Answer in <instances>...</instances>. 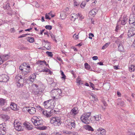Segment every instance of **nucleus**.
Returning <instances> with one entry per match:
<instances>
[{
	"label": "nucleus",
	"mask_w": 135,
	"mask_h": 135,
	"mask_svg": "<svg viewBox=\"0 0 135 135\" xmlns=\"http://www.w3.org/2000/svg\"><path fill=\"white\" fill-rule=\"evenodd\" d=\"M62 92L60 89H54L50 92L51 96L53 100L60 98L62 97Z\"/></svg>",
	"instance_id": "1"
},
{
	"label": "nucleus",
	"mask_w": 135,
	"mask_h": 135,
	"mask_svg": "<svg viewBox=\"0 0 135 135\" xmlns=\"http://www.w3.org/2000/svg\"><path fill=\"white\" fill-rule=\"evenodd\" d=\"M50 122L55 126H59L62 123L61 118L57 117H52L50 119Z\"/></svg>",
	"instance_id": "2"
},
{
	"label": "nucleus",
	"mask_w": 135,
	"mask_h": 135,
	"mask_svg": "<svg viewBox=\"0 0 135 135\" xmlns=\"http://www.w3.org/2000/svg\"><path fill=\"white\" fill-rule=\"evenodd\" d=\"M90 114L91 113L89 112L83 114L80 117L81 120L85 124H89L90 122L89 117Z\"/></svg>",
	"instance_id": "3"
},
{
	"label": "nucleus",
	"mask_w": 135,
	"mask_h": 135,
	"mask_svg": "<svg viewBox=\"0 0 135 135\" xmlns=\"http://www.w3.org/2000/svg\"><path fill=\"white\" fill-rule=\"evenodd\" d=\"M15 80L16 82V85L18 87L21 88L23 86L24 80V79L22 78L21 75H17L16 76Z\"/></svg>",
	"instance_id": "4"
},
{
	"label": "nucleus",
	"mask_w": 135,
	"mask_h": 135,
	"mask_svg": "<svg viewBox=\"0 0 135 135\" xmlns=\"http://www.w3.org/2000/svg\"><path fill=\"white\" fill-rule=\"evenodd\" d=\"M31 120L33 124L35 126H39L43 124V121L41 119L40 117L37 116H33Z\"/></svg>",
	"instance_id": "5"
},
{
	"label": "nucleus",
	"mask_w": 135,
	"mask_h": 135,
	"mask_svg": "<svg viewBox=\"0 0 135 135\" xmlns=\"http://www.w3.org/2000/svg\"><path fill=\"white\" fill-rule=\"evenodd\" d=\"M42 46H44L45 48L47 50H50L51 49V45L49 42L47 41L43 40H42Z\"/></svg>",
	"instance_id": "6"
},
{
	"label": "nucleus",
	"mask_w": 135,
	"mask_h": 135,
	"mask_svg": "<svg viewBox=\"0 0 135 135\" xmlns=\"http://www.w3.org/2000/svg\"><path fill=\"white\" fill-rule=\"evenodd\" d=\"M14 124L15 128L17 131H20L23 130V127L20 125V123L18 122L15 120Z\"/></svg>",
	"instance_id": "7"
},
{
	"label": "nucleus",
	"mask_w": 135,
	"mask_h": 135,
	"mask_svg": "<svg viewBox=\"0 0 135 135\" xmlns=\"http://www.w3.org/2000/svg\"><path fill=\"white\" fill-rule=\"evenodd\" d=\"M9 79V77L7 75L3 74L0 76V82H7Z\"/></svg>",
	"instance_id": "8"
},
{
	"label": "nucleus",
	"mask_w": 135,
	"mask_h": 135,
	"mask_svg": "<svg viewBox=\"0 0 135 135\" xmlns=\"http://www.w3.org/2000/svg\"><path fill=\"white\" fill-rule=\"evenodd\" d=\"M135 35V28L134 27L130 28L128 30V35L129 37H131Z\"/></svg>",
	"instance_id": "9"
},
{
	"label": "nucleus",
	"mask_w": 135,
	"mask_h": 135,
	"mask_svg": "<svg viewBox=\"0 0 135 135\" xmlns=\"http://www.w3.org/2000/svg\"><path fill=\"white\" fill-rule=\"evenodd\" d=\"M101 119V117H99V115L94 116L90 118L91 121L93 123H97V121H99Z\"/></svg>",
	"instance_id": "10"
},
{
	"label": "nucleus",
	"mask_w": 135,
	"mask_h": 135,
	"mask_svg": "<svg viewBox=\"0 0 135 135\" xmlns=\"http://www.w3.org/2000/svg\"><path fill=\"white\" fill-rule=\"evenodd\" d=\"M28 112L31 114H34L36 112V109L33 107H31L28 110Z\"/></svg>",
	"instance_id": "11"
},
{
	"label": "nucleus",
	"mask_w": 135,
	"mask_h": 135,
	"mask_svg": "<svg viewBox=\"0 0 135 135\" xmlns=\"http://www.w3.org/2000/svg\"><path fill=\"white\" fill-rule=\"evenodd\" d=\"M97 131L99 132L100 135H105V129L102 128H99Z\"/></svg>",
	"instance_id": "12"
},
{
	"label": "nucleus",
	"mask_w": 135,
	"mask_h": 135,
	"mask_svg": "<svg viewBox=\"0 0 135 135\" xmlns=\"http://www.w3.org/2000/svg\"><path fill=\"white\" fill-rule=\"evenodd\" d=\"M23 125L28 130H30L32 129V125H29L28 124L25 122L23 123Z\"/></svg>",
	"instance_id": "13"
},
{
	"label": "nucleus",
	"mask_w": 135,
	"mask_h": 135,
	"mask_svg": "<svg viewBox=\"0 0 135 135\" xmlns=\"http://www.w3.org/2000/svg\"><path fill=\"white\" fill-rule=\"evenodd\" d=\"M30 66H27V67H25L23 71V73L25 75L27 74V73H29L30 71Z\"/></svg>",
	"instance_id": "14"
},
{
	"label": "nucleus",
	"mask_w": 135,
	"mask_h": 135,
	"mask_svg": "<svg viewBox=\"0 0 135 135\" xmlns=\"http://www.w3.org/2000/svg\"><path fill=\"white\" fill-rule=\"evenodd\" d=\"M70 16L71 18V20L74 21L78 17V16L76 14L73 13L71 14L70 15Z\"/></svg>",
	"instance_id": "15"
},
{
	"label": "nucleus",
	"mask_w": 135,
	"mask_h": 135,
	"mask_svg": "<svg viewBox=\"0 0 135 135\" xmlns=\"http://www.w3.org/2000/svg\"><path fill=\"white\" fill-rule=\"evenodd\" d=\"M10 109L13 110H16L17 109V106L14 103H12L10 105Z\"/></svg>",
	"instance_id": "16"
},
{
	"label": "nucleus",
	"mask_w": 135,
	"mask_h": 135,
	"mask_svg": "<svg viewBox=\"0 0 135 135\" xmlns=\"http://www.w3.org/2000/svg\"><path fill=\"white\" fill-rule=\"evenodd\" d=\"M85 129L89 131L93 132L94 131L92 127L89 125H87L85 127Z\"/></svg>",
	"instance_id": "17"
},
{
	"label": "nucleus",
	"mask_w": 135,
	"mask_h": 135,
	"mask_svg": "<svg viewBox=\"0 0 135 135\" xmlns=\"http://www.w3.org/2000/svg\"><path fill=\"white\" fill-rule=\"evenodd\" d=\"M134 22H135V18L134 16L129 18V23L130 24H133Z\"/></svg>",
	"instance_id": "18"
},
{
	"label": "nucleus",
	"mask_w": 135,
	"mask_h": 135,
	"mask_svg": "<svg viewBox=\"0 0 135 135\" xmlns=\"http://www.w3.org/2000/svg\"><path fill=\"white\" fill-rule=\"evenodd\" d=\"M9 56L8 54L4 55L2 56V60L3 61H6L9 59Z\"/></svg>",
	"instance_id": "19"
},
{
	"label": "nucleus",
	"mask_w": 135,
	"mask_h": 135,
	"mask_svg": "<svg viewBox=\"0 0 135 135\" xmlns=\"http://www.w3.org/2000/svg\"><path fill=\"white\" fill-rule=\"evenodd\" d=\"M66 13L62 11L60 14V16L61 18L62 19H64L66 17Z\"/></svg>",
	"instance_id": "20"
},
{
	"label": "nucleus",
	"mask_w": 135,
	"mask_h": 135,
	"mask_svg": "<svg viewBox=\"0 0 135 135\" xmlns=\"http://www.w3.org/2000/svg\"><path fill=\"white\" fill-rule=\"evenodd\" d=\"M97 11H98L97 9H93L90 11L89 13L90 15H95L96 14Z\"/></svg>",
	"instance_id": "21"
},
{
	"label": "nucleus",
	"mask_w": 135,
	"mask_h": 135,
	"mask_svg": "<svg viewBox=\"0 0 135 135\" xmlns=\"http://www.w3.org/2000/svg\"><path fill=\"white\" fill-rule=\"evenodd\" d=\"M47 128V127L46 126H42V125L37 127V129L41 130H45Z\"/></svg>",
	"instance_id": "22"
},
{
	"label": "nucleus",
	"mask_w": 135,
	"mask_h": 135,
	"mask_svg": "<svg viewBox=\"0 0 135 135\" xmlns=\"http://www.w3.org/2000/svg\"><path fill=\"white\" fill-rule=\"evenodd\" d=\"M2 118L4 119V120H7L9 119V117L7 115H2Z\"/></svg>",
	"instance_id": "23"
},
{
	"label": "nucleus",
	"mask_w": 135,
	"mask_h": 135,
	"mask_svg": "<svg viewBox=\"0 0 135 135\" xmlns=\"http://www.w3.org/2000/svg\"><path fill=\"white\" fill-rule=\"evenodd\" d=\"M27 41L30 42L32 43L34 41V38L33 37H28L27 38Z\"/></svg>",
	"instance_id": "24"
},
{
	"label": "nucleus",
	"mask_w": 135,
	"mask_h": 135,
	"mask_svg": "<svg viewBox=\"0 0 135 135\" xmlns=\"http://www.w3.org/2000/svg\"><path fill=\"white\" fill-rule=\"evenodd\" d=\"M118 48L119 50L120 51H123V47L121 43L119 44Z\"/></svg>",
	"instance_id": "25"
},
{
	"label": "nucleus",
	"mask_w": 135,
	"mask_h": 135,
	"mask_svg": "<svg viewBox=\"0 0 135 135\" xmlns=\"http://www.w3.org/2000/svg\"><path fill=\"white\" fill-rule=\"evenodd\" d=\"M76 82L79 85H81L83 84L82 81L81 80L80 78L78 76L76 80Z\"/></svg>",
	"instance_id": "26"
},
{
	"label": "nucleus",
	"mask_w": 135,
	"mask_h": 135,
	"mask_svg": "<svg viewBox=\"0 0 135 135\" xmlns=\"http://www.w3.org/2000/svg\"><path fill=\"white\" fill-rule=\"evenodd\" d=\"M127 18L124 17V18L121 20V24L122 25H124L126 24L127 22Z\"/></svg>",
	"instance_id": "27"
},
{
	"label": "nucleus",
	"mask_w": 135,
	"mask_h": 135,
	"mask_svg": "<svg viewBox=\"0 0 135 135\" xmlns=\"http://www.w3.org/2000/svg\"><path fill=\"white\" fill-rule=\"evenodd\" d=\"M6 133V128L0 129V134L4 135Z\"/></svg>",
	"instance_id": "28"
},
{
	"label": "nucleus",
	"mask_w": 135,
	"mask_h": 135,
	"mask_svg": "<svg viewBox=\"0 0 135 135\" xmlns=\"http://www.w3.org/2000/svg\"><path fill=\"white\" fill-rule=\"evenodd\" d=\"M129 71L131 72L134 71L135 70V66L133 65H131L129 68Z\"/></svg>",
	"instance_id": "29"
},
{
	"label": "nucleus",
	"mask_w": 135,
	"mask_h": 135,
	"mask_svg": "<svg viewBox=\"0 0 135 135\" xmlns=\"http://www.w3.org/2000/svg\"><path fill=\"white\" fill-rule=\"evenodd\" d=\"M37 74L36 73H33V74L29 76V78L30 79H32L33 80L36 78V75Z\"/></svg>",
	"instance_id": "30"
},
{
	"label": "nucleus",
	"mask_w": 135,
	"mask_h": 135,
	"mask_svg": "<svg viewBox=\"0 0 135 135\" xmlns=\"http://www.w3.org/2000/svg\"><path fill=\"white\" fill-rule=\"evenodd\" d=\"M5 103V100L3 98H0V106H2Z\"/></svg>",
	"instance_id": "31"
},
{
	"label": "nucleus",
	"mask_w": 135,
	"mask_h": 135,
	"mask_svg": "<svg viewBox=\"0 0 135 135\" xmlns=\"http://www.w3.org/2000/svg\"><path fill=\"white\" fill-rule=\"evenodd\" d=\"M70 126L74 128L75 127L76 124L74 121L71 120L70 123Z\"/></svg>",
	"instance_id": "32"
},
{
	"label": "nucleus",
	"mask_w": 135,
	"mask_h": 135,
	"mask_svg": "<svg viewBox=\"0 0 135 135\" xmlns=\"http://www.w3.org/2000/svg\"><path fill=\"white\" fill-rule=\"evenodd\" d=\"M70 113L72 114L75 115L76 114V109L75 108H74L70 112Z\"/></svg>",
	"instance_id": "33"
},
{
	"label": "nucleus",
	"mask_w": 135,
	"mask_h": 135,
	"mask_svg": "<svg viewBox=\"0 0 135 135\" xmlns=\"http://www.w3.org/2000/svg\"><path fill=\"white\" fill-rule=\"evenodd\" d=\"M6 125L5 123H2L0 124V129H3L6 128Z\"/></svg>",
	"instance_id": "34"
},
{
	"label": "nucleus",
	"mask_w": 135,
	"mask_h": 135,
	"mask_svg": "<svg viewBox=\"0 0 135 135\" xmlns=\"http://www.w3.org/2000/svg\"><path fill=\"white\" fill-rule=\"evenodd\" d=\"M84 66L85 68L87 70H89V69H90V66L86 62L85 63Z\"/></svg>",
	"instance_id": "35"
},
{
	"label": "nucleus",
	"mask_w": 135,
	"mask_h": 135,
	"mask_svg": "<svg viewBox=\"0 0 135 135\" xmlns=\"http://www.w3.org/2000/svg\"><path fill=\"white\" fill-rule=\"evenodd\" d=\"M50 34L51 36V38L54 40L55 41L57 42V40L55 39V35H53L51 32L50 33Z\"/></svg>",
	"instance_id": "36"
},
{
	"label": "nucleus",
	"mask_w": 135,
	"mask_h": 135,
	"mask_svg": "<svg viewBox=\"0 0 135 135\" xmlns=\"http://www.w3.org/2000/svg\"><path fill=\"white\" fill-rule=\"evenodd\" d=\"M51 100H52V99H50L46 101H45L44 102V105L45 106V107H46V106H47L48 104H49V102L51 101Z\"/></svg>",
	"instance_id": "37"
},
{
	"label": "nucleus",
	"mask_w": 135,
	"mask_h": 135,
	"mask_svg": "<svg viewBox=\"0 0 135 135\" xmlns=\"http://www.w3.org/2000/svg\"><path fill=\"white\" fill-rule=\"evenodd\" d=\"M110 42H108L106 43L103 47H102V49H106L110 44Z\"/></svg>",
	"instance_id": "38"
},
{
	"label": "nucleus",
	"mask_w": 135,
	"mask_h": 135,
	"mask_svg": "<svg viewBox=\"0 0 135 135\" xmlns=\"http://www.w3.org/2000/svg\"><path fill=\"white\" fill-rule=\"evenodd\" d=\"M10 109V107H7L3 108L2 110L4 111L7 112Z\"/></svg>",
	"instance_id": "39"
},
{
	"label": "nucleus",
	"mask_w": 135,
	"mask_h": 135,
	"mask_svg": "<svg viewBox=\"0 0 135 135\" xmlns=\"http://www.w3.org/2000/svg\"><path fill=\"white\" fill-rule=\"evenodd\" d=\"M92 98L94 99L95 101H97L98 100L97 96L95 95H92Z\"/></svg>",
	"instance_id": "40"
},
{
	"label": "nucleus",
	"mask_w": 135,
	"mask_h": 135,
	"mask_svg": "<svg viewBox=\"0 0 135 135\" xmlns=\"http://www.w3.org/2000/svg\"><path fill=\"white\" fill-rule=\"evenodd\" d=\"M25 69V68L23 67L22 65H20L19 67V69L22 71V73H23V71H24Z\"/></svg>",
	"instance_id": "41"
},
{
	"label": "nucleus",
	"mask_w": 135,
	"mask_h": 135,
	"mask_svg": "<svg viewBox=\"0 0 135 135\" xmlns=\"http://www.w3.org/2000/svg\"><path fill=\"white\" fill-rule=\"evenodd\" d=\"M46 53L48 55V56L50 57H52L53 56V54L51 52L47 51L46 52Z\"/></svg>",
	"instance_id": "42"
},
{
	"label": "nucleus",
	"mask_w": 135,
	"mask_h": 135,
	"mask_svg": "<svg viewBox=\"0 0 135 135\" xmlns=\"http://www.w3.org/2000/svg\"><path fill=\"white\" fill-rule=\"evenodd\" d=\"M10 8L9 4L7 3L5 6L4 7V8L5 9H8Z\"/></svg>",
	"instance_id": "43"
},
{
	"label": "nucleus",
	"mask_w": 135,
	"mask_h": 135,
	"mask_svg": "<svg viewBox=\"0 0 135 135\" xmlns=\"http://www.w3.org/2000/svg\"><path fill=\"white\" fill-rule=\"evenodd\" d=\"M61 71V75L62 77L61 78L62 79H65L66 76L64 74V72L62 71Z\"/></svg>",
	"instance_id": "44"
},
{
	"label": "nucleus",
	"mask_w": 135,
	"mask_h": 135,
	"mask_svg": "<svg viewBox=\"0 0 135 135\" xmlns=\"http://www.w3.org/2000/svg\"><path fill=\"white\" fill-rule=\"evenodd\" d=\"M45 28L47 29L50 30L52 28V26L51 25H46L45 26Z\"/></svg>",
	"instance_id": "45"
},
{
	"label": "nucleus",
	"mask_w": 135,
	"mask_h": 135,
	"mask_svg": "<svg viewBox=\"0 0 135 135\" xmlns=\"http://www.w3.org/2000/svg\"><path fill=\"white\" fill-rule=\"evenodd\" d=\"M86 4V2L84 1H83L82 2L81 4L80 5V6L82 8L83 7H82V6H83V7H84L85 6Z\"/></svg>",
	"instance_id": "46"
},
{
	"label": "nucleus",
	"mask_w": 135,
	"mask_h": 135,
	"mask_svg": "<svg viewBox=\"0 0 135 135\" xmlns=\"http://www.w3.org/2000/svg\"><path fill=\"white\" fill-rule=\"evenodd\" d=\"M64 133H65L67 134H69L71 133V132L70 131H66L65 130L62 131Z\"/></svg>",
	"instance_id": "47"
},
{
	"label": "nucleus",
	"mask_w": 135,
	"mask_h": 135,
	"mask_svg": "<svg viewBox=\"0 0 135 135\" xmlns=\"http://www.w3.org/2000/svg\"><path fill=\"white\" fill-rule=\"evenodd\" d=\"M52 115V114L50 113V112H48L47 113V114L46 115V116L47 117H51V116Z\"/></svg>",
	"instance_id": "48"
},
{
	"label": "nucleus",
	"mask_w": 135,
	"mask_h": 135,
	"mask_svg": "<svg viewBox=\"0 0 135 135\" xmlns=\"http://www.w3.org/2000/svg\"><path fill=\"white\" fill-rule=\"evenodd\" d=\"M89 38L91 39H92V37H94V35L93 33H90L89 34Z\"/></svg>",
	"instance_id": "49"
},
{
	"label": "nucleus",
	"mask_w": 135,
	"mask_h": 135,
	"mask_svg": "<svg viewBox=\"0 0 135 135\" xmlns=\"http://www.w3.org/2000/svg\"><path fill=\"white\" fill-rule=\"evenodd\" d=\"M40 64L41 65H42L43 63L46 64V62L45 60L41 61L40 60Z\"/></svg>",
	"instance_id": "50"
},
{
	"label": "nucleus",
	"mask_w": 135,
	"mask_h": 135,
	"mask_svg": "<svg viewBox=\"0 0 135 135\" xmlns=\"http://www.w3.org/2000/svg\"><path fill=\"white\" fill-rule=\"evenodd\" d=\"M118 105H120L121 106H122L124 105V102L123 101H121L120 103H117Z\"/></svg>",
	"instance_id": "51"
},
{
	"label": "nucleus",
	"mask_w": 135,
	"mask_h": 135,
	"mask_svg": "<svg viewBox=\"0 0 135 135\" xmlns=\"http://www.w3.org/2000/svg\"><path fill=\"white\" fill-rule=\"evenodd\" d=\"M69 9L68 7H66L62 11L64 12H65V13H67L66 12L69 11ZM67 13L68 14H69V13Z\"/></svg>",
	"instance_id": "52"
},
{
	"label": "nucleus",
	"mask_w": 135,
	"mask_h": 135,
	"mask_svg": "<svg viewBox=\"0 0 135 135\" xmlns=\"http://www.w3.org/2000/svg\"><path fill=\"white\" fill-rule=\"evenodd\" d=\"M50 113L52 114V115L54 113H56V111L54 109H52L50 111Z\"/></svg>",
	"instance_id": "53"
},
{
	"label": "nucleus",
	"mask_w": 135,
	"mask_h": 135,
	"mask_svg": "<svg viewBox=\"0 0 135 135\" xmlns=\"http://www.w3.org/2000/svg\"><path fill=\"white\" fill-rule=\"evenodd\" d=\"M28 107H24L22 109V110L24 112H25L27 110L28 111Z\"/></svg>",
	"instance_id": "54"
},
{
	"label": "nucleus",
	"mask_w": 135,
	"mask_h": 135,
	"mask_svg": "<svg viewBox=\"0 0 135 135\" xmlns=\"http://www.w3.org/2000/svg\"><path fill=\"white\" fill-rule=\"evenodd\" d=\"M34 93L36 95L38 96L40 95V94L39 90L38 91H35L34 92Z\"/></svg>",
	"instance_id": "55"
},
{
	"label": "nucleus",
	"mask_w": 135,
	"mask_h": 135,
	"mask_svg": "<svg viewBox=\"0 0 135 135\" xmlns=\"http://www.w3.org/2000/svg\"><path fill=\"white\" fill-rule=\"evenodd\" d=\"M21 65L22 66H23L24 67H27V66H28V63H23Z\"/></svg>",
	"instance_id": "56"
},
{
	"label": "nucleus",
	"mask_w": 135,
	"mask_h": 135,
	"mask_svg": "<svg viewBox=\"0 0 135 135\" xmlns=\"http://www.w3.org/2000/svg\"><path fill=\"white\" fill-rule=\"evenodd\" d=\"M49 70V69L46 68L45 69H43L41 71L47 72H48V70Z\"/></svg>",
	"instance_id": "57"
},
{
	"label": "nucleus",
	"mask_w": 135,
	"mask_h": 135,
	"mask_svg": "<svg viewBox=\"0 0 135 135\" xmlns=\"http://www.w3.org/2000/svg\"><path fill=\"white\" fill-rule=\"evenodd\" d=\"M78 35H76L75 34H74L73 36V37L76 40L78 38Z\"/></svg>",
	"instance_id": "58"
},
{
	"label": "nucleus",
	"mask_w": 135,
	"mask_h": 135,
	"mask_svg": "<svg viewBox=\"0 0 135 135\" xmlns=\"http://www.w3.org/2000/svg\"><path fill=\"white\" fill-rule=\"evenodd\" d=\"M48 15H47V14H46L45 15V18L46 19H48L49 20H50L51 18H50L49 17V16Z\"/></svg>",
	"instance_id": "59"
},
{
	"label": "nucleus",
	"mask_w": 135,
	"mask_h": 135,
	"mask_svg": "<svg viewBox=\"0 0 135 135\" xmlns=\"http://www.w3.org/2000/svg\"><path fill=\"white\" fill-rule=\"evenodd\" d=\"M92 59L93 60H96L98 59V57L97 56H94L92 57Z\"/></svg>",
	"instance_id": "60"
},
{
	"label": "nucleus",
	"mask_w": 135,
	"mask_h": 135,
	"mask_svg": "<svg viewBox=\"0 0 135 135\" xmlns=\"http://www.w3.org/2000/svg\"><path fill=\"white\" fill-rule=\"evenodd\" d=\"M27 36V34H23L22 35H21L19 37H18V38H21L23 37H25L26 36Z\"/></svg>",
	"instance_id": "61"
},
{
	"label": "nucleus",
	"mask_w": 135,
	"mask_h": 135,
	"mask_svg": "<svg viewBox=\"0 0 135 135\" xmlns=\"http://www.w3.org/2000/svg\"><path fill=\"white\" fill-rule=\"evenodd\" d=\"M74 5L76 6H78L79 5V4L77 3L76 1H74Z\"/></svg>",
	"instance_id": "62"
},
{
	"label": "nucleus",
	"mask_w": 135,
	"mask_h": 135,
	"mask_svg": "<svg viewBox=\"0 0 135 135\" xmlns=\"http://www.w3.org/2000/svg\"><path fill=\"white\" fill-rule=\"evenodd\" d=\"M48 15H50L52 17H54V15H52L51 13V12H50L48 14Z\"/></svg>",
	"instance_id": "63"
},
{
	"label": "nucleus",
	"mask_w": 135,
	"mask_h": 135,
	"mask_svg": "<svg viewBox=\"0 0 135 135\" xmlns=\"http://www.w3.org/2000/svg\"><path fill=\"white\" fill-rule=\"evenodd\" d=\"M117 94L118 96L119 97H120L121 95V93L118 91H117Z\"/></svg>",
	"instance_id": "64"
}]
</instances>
